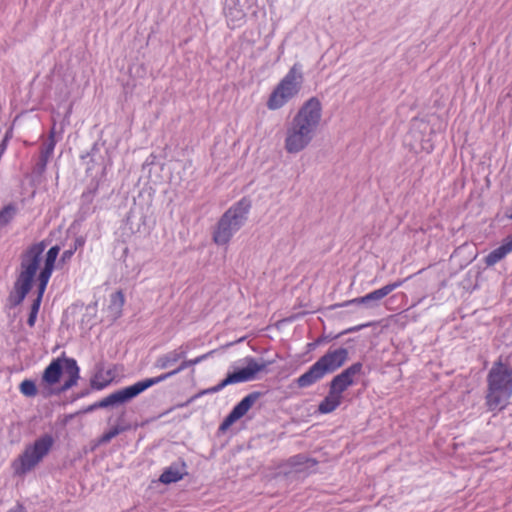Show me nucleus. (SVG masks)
Listing matches in <instances>:
<instances>
[{"mask_svg": "<svg viewBox=\"0 0 512 512\" xmlns=\"http://www.w3.org/2000/svg\"><path fill=\"white\" fill-rule=\"evenodd\" d=\"M512 398V367L500 356L487 374L485 404L489 411L504 410Z\"/></svg>", "mask_w": 512, "mask_h": 512, "instance_id": "nucleus-1", "label": "nucleus"}, {"mask_svg": "<svg viewBox=\"0 0 512 512\" xmlns=\"http://www.w3.org/2000/svg\"><path fill=\"white\" fill-rule=\"evenodd\" d=\"M213 352L214 351H210V352L200 355L194 359L184 360L181 362V364L176 369H174L170 372L161 374L157 377L147 378L142 381H138L131 386H127L120 390H117V391L109 394L105 398H103L98 403H95L94 405L89 407L87 409V411H91L94 408H105V407H109L112 405L128 402L131 399H133L134 397L138 396L143 391H145L146 389L150 388L151 386L158 384V383L168 379L169 377H171V376H173L191 366L201 363L202 361L207 359L210 355H212Z\"/></svg>", "mask_w": 512, "mask_h": 512, "instance_id": "nucleus-2", "label": "nucleus"}, {"mask_svg": "<svg viewBox=\"0 0 512 512\" xmlns=\"http://www.w3.org/2000/svg\"><path fill=\"white\" fill-rule=\"evenodd\" d=\"M45 248L46 244L41 241L28 246L22 252L20 272L14 283V290L10 295V301L13 305L21 304L31 290Z\"/></svg>", "mask_w": 512, "mask_h": 512, "instance_id": "nucleus-3", "label": "nucleus"}, {"mask_svg": "<svg viewBox=\"0 0 512 512\" xmlns=\"http://www.w3.org/2000/svg\"><path fill=\"white\" fill-rule=\"evenodd\" d=\"M347 359L348 350L345 348L328 350L304 374L297 378V386L306 388L315 384L326 374L333 373L342 367Z\"/></svg>", "mask_w": 512, "mask_h": 512, "instance_id": "nucleus-4", "label": "nucleus"}, {"mask_svg": "<svg viewBox=\"0 0 512 512\" xmlns=\"http://www.w3.org/2000/svg\"><path fill=\"white\" fill-rule=\"evenodd\" d=\"M250 207V201L243 198L221 216L213 232V241L217 245H227L230 242L243 225Z\"/></svg>", "mask_w": 512, "mask_h": 512, "instance_id": "nucleus-5", "label": "nucleus"}, {"mask_svg": "<svg viewBox=\"0 0 512 512\" xmlns=\"http://www.w3.org/2000/svg\"><path fill=\"white\" fill-rule=\"evenodd\" d=\"M54 445L51 435L45 434L25 447L24 451L12 462V469L18 476L32 471L50 452Z\"/></svg>", "mask_w": 512, "mask_h": 512, "instance_id": "nucleus-6", "label": "nucleus"}, {"mask_svg": "<svg viewBox=\"0 0 512 512\" xmlns=\"http://www.w3.org/2000/svg\"><path fill=\"white\" fill-rule=\"evenodd\" d=\"M302 83L303 74L300 66L294 64L271 92L266 103L268 109L278 110L282 108L288 101L298 95Z\"/></svg>", "mask_w": 512, "mask_h": 512, "instance_id": "nucleus-7", "label": "nucleus"}, {"mask_svg": "<svg viewBox=\"0 0 512 512\" xmlns=\"http://www.w3.org/2000/svg\"><path fill=\"white\" fill-rule=\"evenodd\" d=\"M246 366L238 369L232 373H228L227 376L219 382L217 385L201 391L197 397L205 394H213L221 391L228 385L248 382L254 380L257 375L261 372H265L270 365L269 361H258L253 357L245 358Z\"/></svg>", "mask_w": 512, "mask_h": 512, "instance_id": "nucleus-8", "label": "nucleus"}, {"mask_svg": "<svg viewBox=\"0 0 512 512\" xmlns=\"http://www.w3.org/2000/svg\"><path fill=\"white\" fill-rule=\"evenodd\" d=\"M66 372L69 378L65 381L62 389L67 390L76 385L79 377V367L73 358L58 357L54 359L44 370L41 383L51 387L60 381V378Z\"/></svg>", "mask_w": 512, "mask_h": 512, "instance_id": "nucleus-9", "label": "nucleus"}, {"mask_svg": "<svg viewBox=\"0 0 512 512\" xmlns=\"http://www.w3.org/2000/svg\"><path fill=\"white\" fill-rule=\"evenodd\" d=\"M322 120V103L317 97L305 101L292 119V123L315 136Z\"/></svg>", "mask_w": 512, "mask_h": 512, "instance_id": "nucleus-10", "label": "nucleus"}, {"mask_svg": "<svg viewBox=\"0 0 512 512\" xmlns=\"http://www.w3.org/2000/svg\"><path fill=\"white\" fill-rule=\"evenodd\" d=\"M60 248L59 246H53L51 247L45 256L44 259V267L40 271L37 281H38V295L37 298L33 301L31 306V313L38 314L40 305L42 302V298L44 295V292L46 290V287L48 285V282L51 278V275L54 270L56 259L59 255Z\"/></svg>", "mask_w": 512, "mask_h": 512, "instance_id": "nucleus-11", "label": "nucleus"}, {"mask_svg": "<svg viewBox=\"0 0 512 512\" xmlns=\"http://www.w3.org/2000/svg\"><path fill=\"white\" fill-rule=\"evenodd\" d=\"M313 138V134L291 122L286 131L285 150L290 154L299 153L309 146Z\"/></svg>", "mask_w": 512, "mask_h": 512, "instance_id": "nucleus-12", "label": "nucleus"}, {"mask_svg": "<svg viewBox=\"0 0 512 512\" xmlns=\"http://www.w3.org/2000/svg\"><path fill=\"white\" fill-rule=\"evenodd\" d=\"M259 397V392H252L245 396L223 420L220 425V430H227L232 424L242 418L251 409Z\"/></svg>", "mask_w": 512, "mask_h": 512, "instance_id": "nucleus-13", "label": "nucleus"}, {"mask_svg": "<svg viewBox=\"0 0 512 512\" xmlns=\"http://www.w3.org/2000/svg\"><path fill=\"white\" fill-rule=\"evenodd\" d=\"M361 370L362 364L360 362L352 364L332 379L329 390L342 396L343 392L354 383V377Z\"/></svg>", "mask_w": 512, "mask_h": 512, "instance_id": "nucleus-14", "label": "nucleus"}, {"mask_svg": "<svg viewBox=\"0 0 512 512\" xmlns=\"http://www.w3.org/2000/svg\"><path fill=\"white\" fill-rule=\"evenodd\" d=\"M189 350V345H181L177 349H174L160 357L156 360L155 366L159 369H167L176 364L179 360L184 359L187 351Z\"/></svg>", "mask_w": 512, "mask_h": 512, "instance_id": "nucleus-15", "label": "nucleus"}, {"mask_svg": "<svg viewBox=\"0 0 512 512\" xmlns=\"http://www.w3.org/2000/svg\"><path fill=\"white\" fill-rule=\"evenodd\" d=\"M512 252V235L506 237L502 244L492 250L484 259L487 266H493Z\"/></svg>", "mask_w": 512, "mask_h": 512, "instance_id": "nucleus-16", "label": "nucleus"}, {"mask_svg": "<svg viewBox=\"0 0 512 512\" xmlns=\"http://www.w3.org/2000/svg\"><path fill=\"white\" fill-rule=\"evenodd\" d=\"M343 396H339L329 390L328 395L319 403L318 412L321 414H329L335 411L342 403Z\"/></svg>", "mask_w": 512, "mask_h": 512, "instance_id": "nucleus-17", "label": "nucleus"}, {"mask_svg": "<svg viewBox=\"0 0 512 512\" xmlns=\"http://www.w3.org/2000/svg\"><path fill=\"white\" fill-rule=\"evenodd\" d=\"M184 468L185 463H182V469L175 465L169 466L160 475L159 481L163 484H171L180 481L185 475V472L183 471Z\"/></svg>", "mask_w": 512, "mask_h": 512, "instance_id": "nucleus-18", "label": "nucleus"}, {"mask_svg": "<svg viewBox=\"0 0 512 512\" xmlns=\"http://www.w3.org/2000/svg\"><path fill=\"white\" fill-rule=\"evenodd\" d=\"M18 213V208L16 204L9 203L7 205H4L0 209V226L4 227L7 226L9 223L12 222V220L15 218V216Z\"/></svg>", "mask_w": 512, "mask_h": 512, "instance_id": "nucleus-19", "label": "nucleus"}, {"mask_svg": "<svg viewBox=\"0 0 512 512\" xmlns=\"http://www.w3.org/2000/svg\"><path fill=\"white\" fill-rule=\"evenodd\" d=\"M125 303V297L122 291H116L111 295L110 308L115 309V315L120 316Z\"/></svg>", "mask_w": 512, "mask_h": 512, "instance_id": "nucleus-20", "label": "nucleus"}, {"mask_svg": "<svg viewBox=\"0 0 512 512\" xmlns=\"http://www.w3.org/2000/svg\"><path fill=\"white\" fill-rule=\"evenodd\" d=\"M19 391L26 397H35L38 392L35 382L30 379H25L20 383Z\"/></svg>", "mask_w": 512, "mask_h": 512, "instance_id": "nucleus-21", "label": "nucleus"}, {"mask_svg": "<svg viewBox=\"0 0 512 512\" xmlns=\"http://www.w3.org/2000/svg\"><path fill=\"white\" fill-rule=\"evenodd\" d=\"M388 295L387 291L385 290L384 286L379 288V289H376L368 294L365 295V299L367 301V304L371 303V302H376V301H380L381 299H383L384 297H386Z\"/></svg>", "mask_w": 512, "mask_h": 512, "instance_id": "nucleus-22", "label": "nucleus"}, {"mask_svg": "<svg viewBox=\"0 0 512 512\" xmlns=\"http://www.w3.org/2000/svg\"><path fill=\"white\" fill-rule=\"evenodd\" d=\"M122 431L121 428L119 427H113L112 429H110L109 431L105 432L102 436H101V439L100 441L102 443H107L109 441H111L114 437H116L120 432Z\"/></svg>", "mask_w": 512, "mask_h": 512, "instance_id": "nucleus-23", "label": "nucleus"}, {"mask_svg": "<svg viewBox=\"0 0 512 512\" xmlns=\"http://www.w3.org/2000/svg\"><path fill=\"white\" fill-rule=\"evenodd\" d=\"M351 304H367V301L365 299V295L362 296V297H358V298H354V299H351V300H347L345 301L344 303L342 304H339L338 306L339 307H345V306H348V305H351Z\"/></svg>", "mask_w": 512, "mask_h": 512, "instance_id": "nucleus-24", "label": "nucleus"}, {"mask_svg": "<svg viewBox=\"0 0 512 512\" xmlns=\"http://www.w3.org/2000/svg\"><path fill=\"white\" fill-rule=\"evenodd\" d=\"M407 279H404V280H397L395 282H392V283H389L387 285L384 286L385 290L387 291L388 294H390L392 291H394L395 289L401 287L403 285V283L406 281Z\"/></svg>", "mask_w": 512, "mask_h": 512, "instance_id": "nucleus-25", "label": "nucleus"}, {"mask_svg": "<svg viewBox=\"0 0 512 512\" xmlns=\"http://www.w3.org/2000/svg\"><path fill=\"white\" fill-rule=\"evenodd\" d=\"M55 140H54V130H52L50 132V135H49V144L47 145V150H46V153L47 154H51L55 148Z\"/></svg>", "mask_w": 512, "mask_h": 512, "instance_id": "nucleus-26", "label": "nucleus"}, {"mask_svg": "<svg viewBox=\"0 0 512 512\" xmlns=\"http://www.w3.org/2000/svg\"><path fill=\"white\" fill-rule=\"evenodd\" d=\"M36 319H37V315L30 312L28 320H27V324L30 327H33L35 325Z\"/></svg>", "mask_w": 512, "mask_h": 512, "instance_id": "nucleus-27", "label": "nucleus"}, {"mask_svg": "<svg viewBox=\"0 0 512 512\" xmlns=\"http://www.w3.org/2000/svg\"><path fill=\"white\" fill-rule=\"evenodd\" d=\"M7 137H4V139L2 140V142L0 143V157L2 156V154L5 152L6 148H7Z\"/></svg>", "mask_w": 512, "mask_h": 512, "instance_id": "nucleus-28", "label": "nucleus"}, {"mask_svg": "<svg viewBox=\"0 0 512 512\" xmlns=\"http://www.w3.org/2000/svg\"><path fill=\"white\" fill-rule=\"evenodd\" d=\"M73 254H74V250H66V251H64L63 254H62V260L70 259Z\"/></svg>", "mask_w": 512, "mask_h": 512, "instance_id": "nucleus-29", "label": "nucleus"}, {"mask_svg": "<svg viewBox=\"0 0 512 512\" xmlns=\"http://www.w3.org/2000/svg\"><path fill=\"white\" fill-rule=\"evenodd\" d=\"M8 512H26V511L23 509V507L17 506L13 509H10Z\"/></svg>", "mask_w": 512, "mask_h": 512, "instance_id": "nucleus-30", "label": "nucleus"}, {"mask_svg": "<svg viewBox=\"0 0 512 512\" xmlns=\"http://www.w3.org/2000/svg\"><path fill=\"white\" fill-rule=\"evenodd\" d=\"M367 326H369V324H363V325H360V326H358V327H356V328L348 329L347 331H348V332L358 331L359 329H361V328H363V327H367Z\"/></svg>", "mask_w": 512, "mask_h": 512, "instance_id": "nucleus-31", "label": "nucleus"}, {"mask_svg": "<svg viewBox=\"0 0 512 512\" xmlns=\"http://www.w3.org/2000/svg\"><path fill=\"white\" fill-rule=\"evenodd\" d=\"M5 137H7V142L9 141L10 137H11V132H7Z\"/></svg>", "mask_w": 512, "mask_h": 512, "instance_id": "nucleus-32", "label": "nucleus"}]
</instances>
